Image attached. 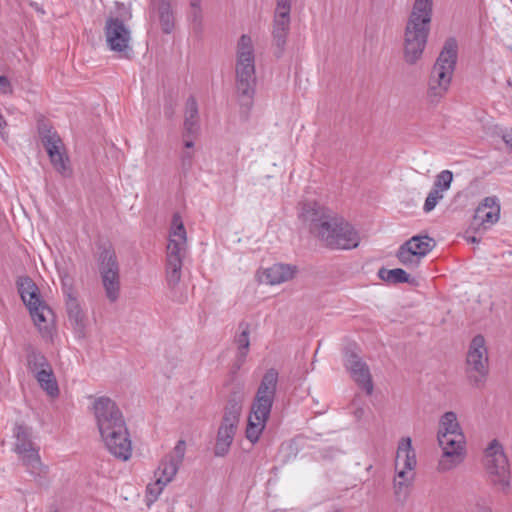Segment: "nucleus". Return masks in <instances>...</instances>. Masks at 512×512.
Instances as JSON below:
<instances>
[{
    "label": "nucleus",
    "mask_w": 512,
    "mask_h": 512,
    "mask_svg": "<svg viewBox=\"0 0 512 512\" xmlns=\"http://www.w3.org/2000/svg\"><path fill=\"white\" fill-rule=\"evenodd\" d=\"M93 414L101 438L108 451L123 461L132 455V443L122 412L116 403L106 396L93 402Z\"/></svg>",
    "instance_id": "1"
},
{
    "label": "nucleus",
    "mask_w": 512,
    "mask_h": 512,
    "mask_svg": "<svg viewBox=\"0 0 512 512\" xmlns=\"http://www.w3.org/2000/svg\"><path fill=\"white\" fill-rule=\"evenodd\" d=\"M256 51L252 37L242 34L235 46V89L241 109L250 111L256 92Z\"/></svg>",
    "instance_id": "2"
},
{
    "label": "nucleus",
    "mask_w": 512,
    "mask_h": 512,
    "mask_svg": "<svg viewBox=\"0 0 512 512\" xmlns=\"http://www.w3.org/2000/svg\"><path fill=\"white\" fill-rule=\"evenodd\" d=\"M433 0H415L405 25L403 35V59L409 65L416 64L427 45L432 19Z\"/></svg>",
    "instance_id": "3"
},
{
    "label": "nucleus",
    "mask_w": 512,
    "mask_h": 512,
    "mask_svg": "<svg viewBox=\"0 0 512 512\" xmlns=\"http://www.w3.org/2000/svg\"><path fill=\"white\" fill-rule=\"evenodd\" d=\"M278 382V371L271 368L265 372L258 385L251 403L246 427V438L252 444L259 440L266 427L276 398Z\"/></svg>",
    "instance_id": "4"
},
{
    "label": "nucleus",
    "mask_w": 512,
    "mask_h": 512,
    "mask_svg": "<svg viewBox=\"0 0 512 512\" xmlns=\"http://www.w3.org/2000/svg\"><path fill=\"white\" fill-rule=\"evenodd\" d=\"M14 452L25 466L26 471L39 486H48V466L41 461L39 447L33 442L32 430L28 426L16 424L13 429Z\"/></svg>",
    "instance_id": "5"
},
{
    "label": "nucleus",
    "mask_w": 512,
    "mask_h": 512,
    "mask_svg": "<svg viewBox=\"0 0 512 512\" xmlns=\"http://www.w3.org/2000/svg\"><path fill=\"white\" fill-rule=\"evenodd\" d=\"M187 256V234L179 214H174L166 255V281L175 288L182 276L183 261Z\"/></svg>",
    "instance_id": "6"
},
{
    "label": "nucleus",
    "mask_w": 512,
    "mask_h": 512,
    "mask_svg": "<svg viewBox=\"0 0 512 512\" xmlns=\"http://www.w3.org/2000/svg\"><path fill=\"white\" fill-rule=\"evenodd\" d=\"M18 291L39 332L43 337L50 336L53 328L54 314L47 304L40 299L39 289L36 284L28 277L20 278L18 281Z\"/></svg>",
    "instance_id": "7"
},
{
    "label": "nucleus",
    "mask_w": 512,
    "mask_h": 512,
    "mask_svg": "<svg viewBox=\"0 0 512 512\" xmlns=\"http://www.w3.org/2000/svg\"><path fill=\"white\" fill-rule=\"evenodd\" d=\"M483 466L488 481L501 493H508L510 488V468L502 444L493 439L486 447Z\"/></svg>",
    "instance_id": "8"
},
{
    "label": "nucleus",
    "mask_w": 512,
    "mask_h": 512,
    "mask_svg": "<svg viewBox=\"0 0 512 512\" xmlns=\"http://www.w3.org/2000/svg\"><path fill=\"white\" fill-rule=\"evenodd\" d=\"M466 374L469 383L482 389L489 374V355L486 340L482 335L472 338L466 355Z\"/></svg>",
    "instance_id": "9"
},
{
    "label": "nucleus",
    "mask_w": 512,
    "mask_h": 512,
    "mask_svg": "<svg viewBox=\"0 0 512 512\" xmlns=\"http://www.w3.org/2000/svg\"><path fill=\"white\" fill-rule=\"evenodd\" d=\"M186 452V443L179 440L173 450L160 462L154 473L155 481L148 484L147 492L156 500L163 489L174 479L181 466Z\"/></svg>",
    "instance_id": "10"
},
{
    "label": "nucleus",
    "mask_w": 512,
    "mask_h": 512,
    "mask_svg": "<svg viewBox=\"0 0 512 512\" xmlns=\"http://www.w3.org/2000/svg\"><path fill=\"white\" fill-rule=\"evenodd\" d=\"M319 240L332 249L350 250L358 247L361 238L353 225L337 214Z\"/></svg>",
    "instance_id": "11"
},
{
    "label": "nucleus",
    "mask_w": 512,
    "mask_h": 512,
    "mask_svg": "<svg viewBox=\"0 0 512 512\" xmlns=\"http://www.w3.org/2000/svg\"><path fill=\"white\" fill-rule=\"evenodd\" d=\"M336 215L337 213L315 200L302 201L298 212V218L318 239Z\"/></svg>",
    "instance_id": "12"
},
{
    "label": "nucleus",
    "mask_w": 512,
    "mask_h": 512,
    "mask_svg": "<svg viewBox=\"0 0 512 512\" xmlns=\"http://www.w3.org/2000/svg\"><path fill=\"white\" fill-rule=\"evenodd\" d=\"M500 202L495 196H489L483 199L475 210L471 227L475 230V235H470L467 231L465 239L467 242L479 243L481 235L495 225L500 219Z\"/></svg>",
    "instance_id": "13"
},
{
    "label": "nucleus",
    "mask_w": 512,
    "mask_h": 512,
    "mask_svg": "<svg viewBox=\"0 0 512 512\" xmlns=\"http://www.w3.org/2000/svg\"><path fill=\"white\" fill-rule=\"evenodd\" d=\"M99 273L106 297L115 302L120 295V268L113 249L104 248L99 255Z\"/></svg>",
    "instance_id": "14"
},
{
    "label": "nucleus",
    "mask_w": 512,
    "mask_h": 512,
    "mask_svg": "<svg viewBox=\"0 0 512 512\" xmlns=\"http://www.w3.org/2000/svg\"><path fill=\"white\" fill-rule=\"evenodd\" d=\"M448 92V41L442 47L428 80L427 97L433 104L439 103Z\"/></svg>",
    "instance_id": "15"
},
{
    "label": "nucleus",
    "mask_w": 512,
    "mask_h": 512,
    "mask_svg": "<svg viewBox=\"0 0 512 512\" xmlns=\"http://www.w3.org/2000/svg\"><path fill=\"white\" fill-rule=\"evenodd\" d=\"M104 33L109 50L121 58H128L132 52L129 27L121 19L110 17L106 20Z\"/></svg>",
    "instance_id": "16"
},
{
    "label": "nucleus",
    "mask_w": 512,
    "mask_h": 512,
    "mask_svg": "<svg viewBox=\"0 0 512 512\" xmlns=\"http://www.w3.org/2000/svg\"><path fill=\"white\" fill-rule=\"evenodd\" d=\"M291 0H277L272 29L273 52L282 57L290 31Z\"/></svg>",
    "instance_id": "17"
},
{
    "label": "nucleus",
    "mask_w": 512,
    "mask_h": 512,
    "mask_svg": "<svg viewBox=\"0 0 512 512\" xmlns=\"http://www.w3.org/2000/svg\"><path fill=\"white\" fill-rule=\"evenodd\" d=\"M343 364L351 378L356 384L371 395L374 389L370 369L367 363L361 358L356 349L346 348L344 351Z\"/></svg>",
    "instance_id": "18"
},
{
    "label": "nucleus",
    "mask_w": 512,
    "mask_h": 512,
    "mask_svg": "<svg viewBox=\"0 0 512 512\" xmlns=\"http://www.w3.org/2000/svg\"><path fill=\"white\" fill-rule=\"evenodd\" d=\"M42 143L54 169L63 176H69L71 173L69 158L59 135L55 131L47 130L42 135Z\"/></svg>",
    "instance_id": "19"
},
{
    "label": "nucleus",
    "mask_w": 512,
    "mask_h": 512,
    "mask_svg": "<svg viewBox=\"0 0 512 512\" xmlns=\"http://www.w3.org/2000/svg\"><path fill=\"white\" fill-rule=\"evenodd\" d=\"M466 456V438L456 421V414L450 411V469L460 465Z\"/></svg>",
    "instance_id": "20"
},
{
    "label": "nucleus",
    "mask_w": 512,
    "mask_h": 512,
    "mask_svg": "<svg viewBox=\"0 0 512 512\" xmlns=\"http://www.w3.org/2000/svg\"><path fill=\"white\" fill-rule=\"evenodd\" d=\"M297 267L291 264L275 263L270 267L257 272L260 283L267 285H279L295 277Z\"/></svg>",
    "instance_id": "21"
},
{
    "label": "nucleus",
    "mask_w": 512,
    "mask_h": 512,
    "mask_svg": "<svg viewBox=\"0 0 512 512\" xmlns=\"http://www.w3.org/2000/svg\"><path fill=\"white\" fill-rule=\"evenodd\" d=\"M244 399V388L240 385L234 386L227 398L221 422L228 424L230 423L238 426L240 422V416L242 413Z\"/></svg>",
    "instance_id": "22"
},
{
    "label": "nucleus",
    "mask_w": 512,
    "mask_h": 512,
    "mask_svg": "<svg viewBox=\"0 0 512 512\" xmlns=\"http://www.w3.org/2000/svg\"><path fill=\"white\" fill-rule=\"evenodd\" d=\"M417 466L416 451L412 446V439L410 437H402L397 446L395 469L396 471L403 470L414 473Z\"/></svg>",
    "instance_id": "23"
},
{
    "label": "nucleus",
    "mask_w": 512,
    "mask_h": 512,
    "mask_svg": "<svg viewBox=\"0 0 512 512\" xmlns=\"http://www.w3.org/2000/svg\"><path fill=\"white\" fill-rule=\"evenodd\" d=\"M237 428L238 426L230 423H220L214 446V455L216 457H224L228 454L233 443Z\"/></svg>",
    "instance_id": "24"
},
{
    "label": "nucleus",
    "mask_w": 512,
    "mask_h": 512,
    "mask_svg": "<svg viewBox=\"0 0 512 512\" xmlns=\"http://www.w3.org/2000/svg\"><path fill=\"white\" fill-rule=\"evenodd\" d=\"M448 189V170L441 171L436 178V181L428 193L424 205L423 211L430 213L440 200L444 198V192Z\"/></svg>",
    "instance_id": "25"
},
{
    "label": "nucleus",
    "mask_w": 512,
    "mask_h": 512,
    "mask_svg": "<svg viewBox=\"0 0 512 512\" xmlns=\"http://www.w3.org/2000/svg\"><path fill=\"white\" fill-rule=\"evenodd\" d=\"M183 131H186V135H199L200 133L199 109L194 96H190L185 103Z\"/></svg>",
    "instance_id": "26"
},
{
    "label": "nucleus",
    "mask_w": 512,
    "mask_h": 512,
    "mask_svg": "<svg viewBox=\"0 0 512 512\" xmlns=\"http://www.w3.org/2000/svg\"><path fill=\"white\" fill-rule=\"evenodd\" d=\"M448 412H445L439 422L437 431V444L442 450L441 458L438 462L437 470L446 472L448 470Z\"/></svg>",
    "instance_id": "27"
},
{
    "label": "nucleus",
    "mask_w": 512,
    "mask_h": 512,
    "mask_svg": "<svg viewBox=\"0 0 512 512\" xmlns=\"http://www.w3.org/2000/svg\"><path fill=\"white\" fill-rule=\"evenodd\" d=\"M152 14L159 22L161 30L165 34H170L175 27V16L172 6L168 4L151 5Z\"/></svg>",
    "instance_id": "28"
},
{
    "label": "nucleus",
    "mask_w": 512,
    "mask_h": 512,
    "mask_svg": "<svg viewBox=\"0 0 512 512\" xmlns=\"http://www.w3.org/2000/svg\"><path fill=\"white\" fill-rule=\"evenodd\" d=\"M66 307L68 319L73 329L79 335H83L85 330V314L83 313L77 299L69 294L66 301Z\"/></svg>",
    "instance_id": "29"
},
{
    "label": "nucleus",
    "mask_w": 512,
    "mask_h": 512,
    "mask_svg": "<svg viewBox=\"0 0 512 512\" xmlns=\"http://www.w3.org/2000/svg\"><path fill=\"white\" fill-rule=\"evenodd\" d=\"M33 375L37 379L40 387L45 390L49 396L56 397L59 394L58 384L51 366H48Z\"/></svg>",
    "instance_id": "30"
},
{
    "label": "nucleus",
    "mask_w": 512,
    "mask_h": 512,
    "mask_svg": "<svg viewBox=\"0 0 512 512\" xmlns=\"http://www.w3.org/2000/svg\"><path fill=\"white\" fill-rule=\"evenodd\" d=\"M415 473L409 471L399 470L396 471L394 478V493L398 500H403L407 497L409 487L412 485Z\"/></svg>",
    "instance_id": "31"
},
{
    "label": "nucleus",
    "mask_w": 512,
    "mask_h": 512,
    "mask_svg": "<svg viewBox=\"0 0 512 512\" xmlns=\"http://www.w3.org/2000/svg\"><path fill=\"white\" fill-rule=\"evenodd\" d=\"M239 328L241 333L236 337V343L238 346L236 355V365L238 368L245 362L248 354L250 340H249V325L247 323H240Z\"/></svg>",
    "instance_id": "32"
},
{
    "label": "nucleus",
    "mask_w": 512,
    "mask_h": 512,
    "mask_svg": "<svg viewBox=\"0 0 512 512\" xmlns=\"http://www.w3.org/2000/svg\"><path fill=\"white\" fill-rule=\"evenodd\" d=\"M404 245L412 251H415L418 256L423 258L432 250L434 241L428 236H413L406 241Z\"/></svg>",
    "instance_id": "33"
},
{
    "label": "nucleus",
    "mask_w": 512,
    "mask_h": 512,
    "mask_svg": "<svg viewBox=\"0 0 512 512\" xmlns=\"http://www.w3.org/2000/svg\"><path fill=\"white\" fill-rule=\"evenodd\" d=\"M378 275L382 280L393 284L406 283L410 280L409 274L401 268L390 270L383 268L379 270Z\"/></svg>",
    "instance_id": "34"
},
{
    "label": "nucleus",
    "mask_w": 512,
    "mask_h": 512,
    "mask_svg": "<svg viewBox=\"0 0 512 512\" xmlns=\"http://www.w3.org/2000/svg\"><path fill=\"white\" fill-rule=\"evenodd\" d=\"M397 258L401 264L406 266L409 269H414L418 267L420 260L422 259L417 255L415 251H412L404 244H402L397 252Z\"/></svg>",
    "instance_id": "35"
},
{
    "label": "nucleus",
    "mask_w": 512,
    "mask_h": 512,
    "mask_svg": "<svg viewBox=\"0 0 512 512\" xmlns=\"http://www.w3.org/2000/svg\"><path fill=\"white\" fill-rule=\"evenodd\" d=\"M397 258L401 264L406 266L409 269H414L418 267L420 260L422 259L417 255L415 251H412L404 244H402L397 252Z\"/></svg>",
    "instance_id": "36"
},
{
    "label": "nucleus",
    "mask_w": 512,
    "mask_h": 512,
    "mask_svg": "<svg viewBox=\"0 0 512 512\" xmlns=\"http://www.w3.org/2000/svg\"><path fill=\"white\" fill-rule=\"evenodd\" d=\"M27 366L28 369L33 373H37L38 371L47 368L50 366L47 359L43 354L37 351H31L27 355Z\"/></svg>",
    "instance_id": "37"
},
{
    "label": "nucleus",
    "mask_w": 512,
    "mask_h": 512,
    "mask_svg": "<svg viewBox=\"0 0 512 512\" xmlns=\"http://www.w3.org/2000/svg\"><path fill=\"white\" fill-rule=\"evenodd\" d=\"M194 150H182L179 156L181 169L187 172L191 169L194 159Z\"/></svg>",
    "instance_id": "38"
},
{
    "label": "nucleus",
    "mask_w": 512,
    "mask_h": 512,
    "mask_svg": "<svg viewBox=\"0 0 512 512\" xmlns=\"http://www.w3.org/2000/svg\"><path fill=\"white\" fill-rule=\"evenodd\" d=\"M0 93L4 95H11L13 93L10 80L2 75H0Z\"/></svg>",
    "instance_id": "39"
},
{
    "label": "nucleus",
    "mask_w": 512,
    "mask_h": 512,
    "mask_svg": "<svg viewBox=\"0 0 512 512\" xmlns=\"http://www.w3.org/2000/svg\"><path fill=\"white\" fill-rule=\"evenodd\" d=\"M198 137V135H186V131L182 133V142L184 150H193L194 148V140Z\"/></svg>",
    "instance_id": "40"
},
{
    "label": "nucleus",
    "mask_w": 512,
    "mask_h": 512,
    "mask_svg": "<svg viewBox=\"0 0 512 512\" xmlns=\"http://www.w3.org/2000/svg\"><path fill=\"white\" fill-rule=\"evenodd\" d=\"M191 18L194 23L200 24L202 19L201 9H191Z\"/></svg>",
    "instance_id": "41"
},
{
    "label": "nucleus",
    "mask_w": 512,
    "mask_h": 512,
    "mask_svg": "<svg viewBox=\"0 0 512 512\" xmlns=\"http://www.w3.org/2000/svg\"><path fill=\"white\" fill-rule=\"evenodd\" d=\"M449 58H450V70H452L453 69V65L456 62V51L453 49V45H452L451 42H450V55H449Z\"/></svg>",
    "instance_id": "42"
},
{
    "label": "nucleus",
    "mask_w": 512,
    "mask_h": 512,
    "mask_svg": "<svg viewBox=\"0 0 512 512\" xmlns=\"http://www.w3.org/2000/svg\"><path fill=\"white\" fill-rule=\"evenodd\" d=\"M503 140L512 150V128L510 132H507L503 135Z\"/></svg>",
    "instance_id": "43"
},
{
    "label": "nucleus",
    "mask_w": 512,
    "mask_h": 512,
    "mask_svg": "<svg viewBox=\"0 0 512 512\" xmlns=\"http://www.w3.org/2000/svg\"><path fill=\"white\" fill-rule=\"evenodd\" d=\"M173 0H152L151 5L168 4L172 6Z\"/></svg>",
    "instance_id": "44"
},
{
    "label": "nucleus",
    "mask_w": 512,
    "mask_h": 512,
    "mask_svg": "<svg viewBox=\"0 0 512 512\" xmlns=\"http://www.w3.org/2000/svg\"><path fill=\"white\" fill-rule=\"evenodd\" d=\"M191 9H201L200 0H191Z\"/></svg>",
    "instance_id": "45"
},
{
    "label": "nucleus",
    "mask_w": 512,
    "mask_h": 512,
    "mask_svg": "<svg viewBox=\"0 0 512 512\" xmlns=\"http://www.w3.org/2000/svg\"><path fill=\"white\" fill-rule=\"evenodd\" d=\"M477 512H493L491 508L489 507H485V506H482V507H479L478 508V511Z\"/></svg>",
    "instance_id": "46"
},
{
    "label": "nucleus",
    "mask_w": 512,
    "mask_h": 512,
    "mask_svg": "<svg viewBox=\"0 0 512 512\" xmlns=\"http://www.w3.org/2000/svg\"><path fill=\"white\" fill-rule=\"evenodd\" d=\"M449 179H450V183H451V182H452V179H453V174H452V172H451V171H450Z\"/></svg>",
    "instance_id": "47"
}]
</instances>
